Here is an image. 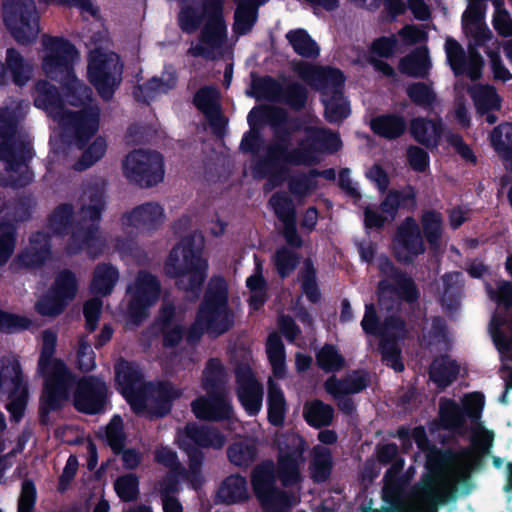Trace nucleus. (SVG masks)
Here are the masks:
<instances>
[{
    "mask_svg": "<svg viewBox=\"0 0 512 512\" xmlns=\"http://www.w3.org/2000/svg\"><path fill=\"white\" fill-rule=\"evenodd\" d=\"M103 206L104 199L100 192L84 197L82 208L76 219L71 205H60L49 219V229L57 235L70 234L67 244L69 253L86 250L91 257L95 258L105 248L104 240L97 228Z\"/></svg>",
    "mask_w": 512,
    "mask_h": 512,
    "instance_id": "f257e3e1",
    "label": "nucleus"
},
{
    "mask_svg": "<svg viewBox=\"0 0 512 512\" xmlns=\"http://www.w3.org/2000/svg\"><path fill=\"white\" fill-rule=\"evenodd\" d=\"M475 461L471 451L451 457L432 471L423 487L409 499L397 504L392 512H437V504L445 502L456 484L467 478Z\"/></svg>",
    "mask_w": 512,
    "mask_h": 512,
    "instance_id": "f03ea898",
    "label": "nucleus"
},
{
    "mask_svg": "<svg viewBox=\"0 0 512 512\" xmlns=\"http://www.w3.org/2000/svg\"><path fill=\"white\" fill-rule=\"evenodd\" d=\"M178 25L188 34L196 32L202 25L199 41L191 45L189 55L207 59L222 55L227 40V28L221 0H204L201 7L183 6L178 14Z\"/></svg>",
    "mask_w": 512,
    "mask_h": 512,
    "instance_id": "7ed1b4c3",
    "label": "nucleus"
},
{
    "mask_svg": "<svg viewBox=\"0 0 512 512\" xmlns=\"http://www.w3.org/2000/svg\"><path fill=\"white\" fill-rule=\"evenodd\" d=\"M116 383L131 408L138 414L159 417L168 413L170 401L181 396V390L170 383L154 386L142 382L138 367L127 361L115 366Z\"/></svg>",
    "mask_w": 512,
    "mask_h": 512,
    "instance_id": "20e7f679",
    "label": "nucleus"
},
{
    "mask_svg": "<svg viewBox=\"0 0 512 512\" xmlns=\"http://www.w3.org/2000/svg\"><path fill=\"white\" fill-rule=\"evenodd\" d=\"M22 104L0 113V161L7 173L1 178L4 185L24 186L32 180L27 161L33 156L27 135L18 128L24 116Z\"/></svg>",
    "mask_w": 512,
    "mask_h": 512,
    "instance_id": "39448f33",
    "label": "nucleus"
},
{
    "mask_svg": "<svg viewBox=\"0 0 512 512\" xmlns=\"http://www.w3.org/2000/svg\"><path fill=\"white\" fill-rule=\"evenodd\" d=\"M45 56L43 70L52 79H58L66 87L65 97L73 106L85 104L91 98V90L80 83L72 71V63L79 58L76 49L67 41L43 37Z\"/></svg>",
    "mask_w": 512,
    "mask_h": 512,
    "instance_id": "423d86ee",
    "label": "nucleus"
},
{
    "mask_svg": "<svg viewBox=\"0 0 512 512\" xmlns=\"http://www.w3.org/2000/svg\"><path fill=\"white\" fill-rule=\"evenodd\" d=\"M304 131L305 138L294 149H289L287 140H276L268 149L269 160L291 165H313L320 161L322 153L336 152L342 146L339 137L326 129L310 126Z\"/></svg>",
    "mask_w": 512,
    "mask_h": 512,
    "instance_id": "0eeeda50",
    "label": "nucleus"
},
{
    "mask_svg": "<svg viewBox=\"0 0 512 512\" xmlns=\"http://www.w3.org/2000/svg\"><path fill=\"white\" fill-rule=\"evenodd\" d=\"M34 101L37 107L46 110L61 126L72 128L80 147L99 129L100 109L97 106H91L78 114L72 113L64 108L56 89L46 81L37 82Z\"/></svg>",
    "mask_w": 512,
    "mask_h": 512,
    "instance_id": "6e6552de",
    "label": "nucleus"
},
{
    "mask_svg": "<svg viewBox=\"0 0 512 512\" xmlns=\"http://www.w3.org/2000/svg\"><path fill=\"white\" fill-rule=\"evenodd\" d=\"M57 343V334L51 330L42 332L41 353L38 361V373L44 377L42 399L49 409L59 407L69 398L74 386V377L67 366L53 358Z\"/></svg>",
    "mask_w": 512,
    "mask_h": 512,
    "instance_id": "1a4fd4ad",
    "label": "nucleus"
},
{
    "mask_svg": "<svg viewBox=\"0 0 512 512\" xmlns=\"http://www.w3.org/2000/svg\"><path fill=\"white\" fill-rule=\"evenodd\" d=\"M234 322L228 306L227 284L221 277L209 281L204 299L199 307L194 325L188 333V340L195 341L203 331L219 335L226 332Z\"/></svg>",
    "mask_w": 512,
    "mask_h": 512,
    "instance_id": "9d476101",
    "label": "nucleus"
},
{
    "mask_svg": "<svg viewBox=\"0 0 512 512\" xmlns=\"http://www.w3.org/2000/svg\"><path fill=\"white\" fill-rule=\"evenodd\" d=\"M207 268V260L196 255L190 241L184 239L171 250L164 271L177 279L179 288L197 297L206 278Z\"/></svg>",
    "mask_w": 512,
    "mask_h": 512,
    "instance_id": "9b49d317",
    "label": "nucleus"
},
{
    "mask_svg": "<svg viewBox=\"0 0 512 512\" xmlns=\"http://www.w3.org/2000/svg\"><path fill=\"white\" fill-rule=\"evenodd\" d=\"M224 378L221 363L215 359L210 360L202 378L203 388L210 396L209 398L200 397L191 403L192 411L198 419L221 420L230 418L232 408L223 389Z\"/></svg>",
    "mask_w": 512,
    "mask_h": 512,
    "instance_id": "f8f14e48",
    "label": "nucleus"
},
{
    "mask_svg": "<svg viewBox=\"0 0 512 512\" xmlns=\"http://www.w3.org/2000/svg\"><path fill=\"white\" fill-rule=\"evenodd\" d=\"M2 18L11 36L20 44L34 42L40 33V17L34 0H4Z\"/></svg>",
    "mask_w": 512,
    "mask_h": 512,
    "instance_id": "ddd939ff",
    "label": "nucleus"
},
{
    "mask_svg": "<svg viewBox=\"0 0 512 512\" xmlns=\"http://www.w3.org/2000/svg\"><path fill=\"white\" fill-rule=\"evenodd\" d=\"M160 294L158 278L147 271H139L126 288V312L131 323L137 325L146 318L148 310L158 302Z\"/></svg>",
    "mask_w": 512,
    "mask_h": 512,
    "instance_id": "4468645a",
    "label": "nucleus"
},
{
    "mask_svg": "<svg viewBox=\"0 0 512 512\" xmlns=\"http://www.w3.org/2000/svg\"><path fill=\"white\" fill-rule=\"evenodd\" d=\"M121 74L122 66L115 53L103 49L90 52L88 78L103 99L112 97L121 81Z\"/></svg>",
    "mask_w": 512,
    "mask_h": 512,
    "instance_id": "2eb2a0df",
    "label": "nucleus"
},
{
    "mask_svg": "<svg viewBox=\"0 0 512 512\" xmlns=\"http://www.w3.org/2000/svg\"><path fill=\"white\" fill-rule=\"evenodd\" d=\"M378 265L381 272L388 278L385 281H381L378 287L381 309L387 312L398 310L399 298L408 302L417 299L418 292L411 278L398 273L390 260L385 257H381L378 260Z\"/></svg>",
    "mask_w": 512,
    "mask_h": 512,
    "instance_id": "dca6fc26",
    "label": "nucleus"
},
{
    "mask_svg": "<svg viewBox=\"0 0 512 512\" xmlns=\"http://www.w3.org/2000/svg\"><path fill=\"white\" fill-rule=\"evenodd\" d=\"M176 441L180 448L185 450L190 458V466L193 471L199 467L202 454L197 449L213 448L221 449L225 444V437L215 428L209 426H198L197 424H187L183 429H179Z\"/></svg>",
    "mask_w": 512,
    "mask_h": 512,
    "instance_id": "f3484780",
    "label": "nucleus"
},
{
    "mask_svg": "<svg viewBox=\"0 0 512 512\" xmlns=\"http://www.w3.org/2000/svg\"><path fill=\"white\" fill-rule=\"evenodd\" d=\"M251 482L256 497L268 511L287 512L288 508L296 502L295 497H289L276 490L274 466L271 462L258 465L253 470Z\"/></svg>",
    "mask_w": 512,
    "mask_h": 512,
    "instance_id": "a211bd4d",
    "label": "nucleus"
},
{
    "mask_svg": "<svg viewBox=\"0 0 512 512\" xmlns=\"http://www.w3.org/2000/svg\"><path fill=\"white\" fill-rule=\"evenodd\" d=\"M125 176L141 186H152L163 180V159L154 151L135 150L124 162Z\"/></svg>",
    "mask_w": 512,
    "mask_h": 512,
    "instance_id": "6ab92c4d",
    "label": "nucleus"
},
{
    "mask_svg": "<svg viewBox=\"0 0 512 512\" xmlns=\"http://www.w3.org/2000/svg\"><path fill=\"white\" fill-rule=\"evenodd\" d=\"M0 396L8 397L7 409L18 420L25 407L27 391L22 382L20 364L14 357L0 359Z\"/></svg>",
    "mask_w": 512,
    "mask_h": 512,
    "instance_id": "aec40b11",
    "label": "nucleus"
},
{
    "mask_svg": "<svg viewBox=\"0 0 512 512\" xmlns=\"http://www.w3.org/2000/svg\"><path fill=\"white\" fill-rule=\"evenodd\" d=\"M277 444L279 449V477L284 485L295 483L299 479L300 466L304 463V441L299 435L289 433L279 435Z\"/></svg>",
    "mask_w": 512,
    "mask_h": 512,
    "instance_id": "412c9836",
    "label": "nucleus"
},
{
    "mask_svg": "<svg viewBox=\"0 0 512 512\" xmlns=\"http://www.w3.org/2000/svg\"><path fill=\"white\" fill-rule=\"evenodd\" d=\"M424 243L417 222L408 217L399 226L395 240L394 252L396 258L409 263L424 252Z\"/></svg>",
    "mask_w": 512,
    "mask_h": 512,
    "instance_id": "4be33fe9",
    "label": "nucleus"
},
{
    "mask_svg": "<svg viewBox=\"0 0 512 512\" xmlns=\"http://www.w3.org/2000/svg\"><path fill=\"white\" fill-rule=\"evenodd\" d=\"M107 396L106 384L97 378L87 377L77 383L74 406L77 410L94 414L101 411Z\"/></svg>",
    "mask_w": 512,
    "mask_h": 512,
    "instance_id": "5701e85b",
    "label": "nucleus"
},
{
    "mask_svg": "<svg viewBox=\"0 0 512 512\" xmlns=\"http://www.w3.org/2000/svg\"><path fill=\"white\" fill-rule=\"evenodd\" d=\"M296 72L304 81L320 90L323 96L334 95L340 92L344 83V76L338 69L322 68L303 63L297 66Z\"/></svg>",
    "mask_w": 512,
    "mask_h": 512,
    "instance_id": "b1692460",
    "label": "nucleus"
},
{
    "mask_svg": "<svg viewBox=\"0 0 512 512\" xmlns=\"http://www.w3.org/2000/svg\"><path fill=\"white\" fill-rule=\"evenodd\" d=\"M164 221V209L156 202H147L136 206L121 218L123 227H133L145 233L157 230Z\"/></svg>",
    "mask_w": 512,
    "mask_h": 512,
    "instance_id": "393cba45",
    "label": "nucleus"
},
{
    "mask_svg": "<svg viewBox=\"0 0 512 512\" xmlns=\"http://www.w3.org/2000/svg\"><path fill=\"white\" fill-rule=\"evenodd\" d=\"M445 50L448 62L455 74H467L472 80L479 78L483 59L474 48L469 49V56L467 57L458 42L447 39Z\"/></svg>",
    "mask_w": 512,
    "mask_h": 512,
    "instance_id": "a878e982",
    "label": "nucleus"
},
{
    "mask_svg": "<svg viewBox=\"0 0 512 512\" xmlns=\"http://www.w3.org/2000/svg\"><path fill=\"white\" fill-rule=\"evenodd\" d=\"M154 329L163 335L165 347L177 346L184 337L183 314L170 304H164L159 312Z\"/></svg>",
    "mask_w": 512,
    "mask_h": 512,
    "instance_id": "bb28decb",
    "label": "nucleus"
},
{
    "mask_svg": "<svg viewBox=\"0 0 512 512\" xmlns=\"http://www.w3.org/2000/svg\"><path fill=\"white\" fill-rule=\"evenodd\" d=\"M238 383L237 394L240 402L250 415L257 414L262 407L263 390L254 379L248 366H240L236 370Z\"/></svg>",
    "mask_w": 512,
    "mask_h": 512,
    "instance_id": "cd10ccee",
    "label": "nucleus"
},
{
    "mask_svg": "<svg viewBox=\"0 0 512 512\" xmlns=\"http://www.w3.org/2000/svg\"><path fill=\"white\" fill-rule=\"evenodd\" d=\"M485 6L481 0H470L463 13L462 25L467 36L473 39L476 46H483L493 37L491 30L484 22Z\"/></svg>",
    "mask_w": 512,
    "mask_h": 512,
    "instance_id": "c85d7f7f",
    "label": "nucleus"
},
{
    "mask_svg": "<svg viewBox=\"0 0 512 512\" xmlns=\"http://www.w3.org/2000/svg\"><path fill=\"white\" fill-rule=\"evenodd\" d=\"M361 326L366 333L379 335L383 339L403 337L406 332L403 321L394 314L388 316L384 323L379 326L375 307L372 304L366 305V311Z\"/></svg>",
    "mask_w": 512,
    "mask_h": 512,
    "instance_id": "c756f323",
    "label": "nucleus"
},
{
    "mask_svg": "<svg viewBox=\"0 0 512 512\" xmlns=\"http://www.w3.org/2000/svg\"><path fill=\"white\" fill-rule=\"evenodd\" d=\"M409 132L412 138L428 149L436 148L444 133V125L439 118L415 117L410 121Z\"/></svg>",
    "mask_w": 512,
    "mask_h": 512,
    "instance_id": "7c9ffc66",
    "label": "nucleus"
},
{
    "mask_svg": "<svg viewBox=\"0 0 512 512\" xmlns=\"http://www.w3.org/2000/svg\"><path fill=\"white\" fill-rule=\"evenodd\" d=\"M119 280V271L107 263H100L95 267L91 281L93 293L101 296L109 295Z\"/></svg>",
    "mask_w": 512,
    "mask_h": 512,
    "instance_id": "2f4dec72",
    "label": "nucleus"
},
{
    "mask_svg": "<svg viewBox=\"0 0 512 512\" xmlns=\"http://www.w3.org/2000/svg\"><path fill=\"white\" fill-rule=\"evenodd\" d=\"M238 3L234 15V30L238 34L248 33L257 19V8L267 0H235Z\"/></svg>",
    "mask_w": 512,
    "mask_h": 512,
    "instance_id": "473e14b6",
    "label": "nucleus"
},
{
    "mask_svg": "<svg viewBox=\"0 0 512 512\" xmlns=\"http://www.w3.org/2000/svg\"><path fill=\"white\" fill-rule=\"evenodd\" d=\"M217 498L220 502L234 504L248 498L247 482L240 475H231L220 486Z\"/></svg>",
    "mask_w": 512,
    "mask_h": 512,
    "instance_id": "72a5a7b5",
    "label": "nucleus"
},
{
    "mask_svg": "<svg viewBox=\"0 0 512 512\" xmlns=\"http://www.w3.org/2000/svg\"><path fill=\"white\" fill-rule=\"evenodd\" d=\"M195 105L210 120L212 125L220 127L223 120L220 115L218 93L214 88H203L197 92L194 98Z\"/></svg>",
    "mask_w": 512,
    "mask_h": 512,
    "instance_id": "f704fd0d",
    "label": "nucleus"
},
{
    "mask_svg": "<svg viewBox=\"0 0 512 512\" xmlns=\"http://www.w3.org/2000/svg\"><path fill=\"white\" fill-rule=\"evenodd\" d=\"M371 129L387 139L400 137L405 129L406 123L403 117L397 115H383L371 120Z\"/></svg>",
    "mask_w": 512,
    "mask_h": 512,
    "instance_id": "c9c22d12",
    "label": "nucleus"
},
{
    "mask_svg": "<svg viewBox=\"0 0 512 512\" xmlns=\"http://www.w3.org/2000/svg\"><path fill=\"white\" fill-rule=\"evenodd\" d=\"M6 67L17 85H24L32 76V65L14 48L7 50Z\"/></svg>",
    "mask_w": 512,
    "mask_h": 512,
    "instance_id": "e433bc0d",
    "label": "nucleus"
},
{
    "mask_svg": "<svg viewBox=\"0 0 512 512\" xmlns=\"http://www.w3.org/2000/svg\"><path fill=\"white\" fill-rule=\"evenodd\" d=\"M334 410L320 400H312L304 405L303 415L306 421L314 427L327 426L332 422Z\"/></svg>",
    "mask_w": 512,
    "mask_h": 512,
    "instance_id": "4c0bfd02",
    "label": "nucleus"
},
{
    "mask_svg": "<svg viewBox=\"0 0 512 512\" xmlns=\"http://www.w3.org/2000/svg\"><path fill=\"white\" fill-rule=\"evenodd\" d=\"M471 97L480 113L500 108V97L495 89L488 85H474L470 88Z\"/></svg>",
    "mask_w": 512,
    "mask_h": 512,
    "instance_id": "58836bf2",
    "label": "nucleus"
},
{
    "mask_svg": "<svg viewBox=\"0 0 512 512\" xmlns=\"http://www.w3.org/2000/svg\"><path fill=\"white\" fill-rule=\"evenodd\" d=\"M228 458L230 462L239 467H247L254 462L257 454L255 441L245 439L233 443L228 448Z\"/></svg>",
    "mask_w": 512,
    "mask_h": 512,
    "instance_id": "ea45409f",
    "label": "nucleus"
},
{
    "mask_svg": "<svg viewBox=\"0 0 512 512\" xmlns=\"http://www.w3.org/2000/svg\"><path fill=\"white\" fill-rule=\"evenodd\" d=\"M460 278L459 272L449 273L442 277L441 287H439L441 302L450 311L457 308L459 304Z\"/></svg>",
    "mask_w": 512,
    "mask_h": 512,
    "instance_id": "a19ab883",
    "label": "nucleus"
},
{
    "mask_svg": "<svg viewBox=\"0 0 512 512\" xmlns=\"http://www.w3.org/2000/svg\"><path fill=\"white\" fill-rule=\"evenodd\" d=\"M431 64L426 49H418L400 63V70L413 77H424Z\"/></svg>",
    "mask_w": 512,
    "mask_h": 512,
    "instance_id": "79ce46f5",
    "label": "nucleus"
},
{
    "mask_svg": "<svg viewBox=\"0 0 512 512\" xmlns=\"http://www.w3.org/2000/svg\"><path fill=\"white\" fill-rule=\"evenodd\" d=\"M458 372L459 368L455 361L444 357L432 363L430 377L439 386H447L456 378Z\"/></svg>",
    "mask_w": 512,
    "mask_h": 512,
    "instance_id": "37998d69",
    "label": "nucleus"
},
{
    "mask_svg": "<svg viewBox=\"0 0 512 512\" xmlns=\"http://www.w3.org/2000/svg\"><path fill=\"white\" fill-rule=\"evenodd\" d=\"M286 38L295 52L303 57L314 58L319 54V47L303 29L292 30Z\"/></svg>",
    "mask_w": 512,
    "mask_h": 512,
    "instance_id": "c03bdc74",
    "label": "nucleus"
},
{
    "mask_svg": "<svg viewBox=\"0 0 512 512\" xmlns=\"http://www.w3.org/2000/svg\"><path fill=\"white\" fill-rule=\"evenodd\" d=\"M268 418L273 425H280L285 416V398L282 390L271 379L268 390Z\"/></svg>",
    "mask_w": 512,
    "mask_h": 512,
    "instance_id": "a18cd8bd",
    "label": "nucleus"
},
{
    "mask_svg": "<svg viewBox=\"0 0 512 512\" xmlns=\"http://www.w3.org/2000/svg\"><path fill=\"white\" fill-rule=\"evenodd\" d=\"M48 255L45 235L37 234L31 240L30 247L19 257V261L24 266H36L43 263Z\"/></svg>",
    "mask_w": 512,
    "mask_h": 512,
    "instance_id": "49530a36",
    "label": "nucleus"
},
{
    "mask_svg": "<svg viewBox=\"0 0 512 512\" xmlns=\"http://www.w3.org/2000/svg\"><path fill=\"white\" fill-rule=\"evenodd\" d=\"M490 142L500 156L509 158L512 155V123H504L494 128Z\"/></svg>",
    "mask_w": 512,
    "mask_h": 512,
    "instance_id": "de8ad7c7",
    "label": "nucleus"
},
{
    "mask_svg": "<svg viewBox=\"0 0 512 512\" xmlns=\"http://www.w3.org/2000/svg\"><path fill=\"white\" fill-rule=\"evenodd\" d=\"M415 205L414 191L409 188L406 192L391 191L381 204V211L390 219L395 217L399 207Z\"/></svg>",
    "mask_w": 512,
    "mask_h": 512,
    "instance_id": "09e8293b",
    "label": "nucleus"
},
{
    "mask_svg": "<svg viewBox=\"0 0 512 512\" xmlns=\"http://www.w3.org/2000/svg\"><path fill=\"white\" fill-rule=\"evenodd\" d=\"M325 117L329 122H340L350 114V108L341 92L323 96Z\"/></svg>",
    "mask_w": 512,
    "mask_h": 512,
    "instance_id": "8fccbe9b",
    "label": "nucleus"
},
{
    "mask_svg": "<svg viewBox=\"0 0 512 512\" xmlns=\"http://www.w3.org/2000/svg\"><path fill=\"white\" fill-rule=\"evenodd\" d=\"M310 469L315 481L322 482L327 479L331 469V454L328 448L314 447Z\"/></svg>",
    "mask_w": 512,
    "mask_h": 512,
    "instance_id": "3c124183",
    "label": "nucleus"
},
{
    "mask_svg": "<svg viewBox=\"0 0 512 512\" xmlns=\"http://www.w3.org/2000/svg\"><path fill=\"white\" fill-rule=\"evenodd\" d=\"M267 355L276 377L282 378L285 374L284 346L277 334H271L267 340Z\"/></svg>",
    "mask_w": 512,
    "mask_h": 512,
    "instance_id": "603ef678",
    "label": "nucleus"
},
{
    "mask_svg": "<svg viewBox=\"0 0 512 512\" xmlns=\"http://www.w3.org/2000/svg\"><path fill=\"white\" fill-rule=\"evenodd\" d=\"M247 287L250 291V305L259 309L266 300V284L262 277V265L256 264V271L247 279Z\"/></svg>",
    "mask_w": 512,
    "mask_h": 512,
    "instance_id": "864d4df0",
    "label": "nucleus"
},
{
    "mask_svg": "<svg viewBox=\"0 0 512 512\" xmlns=\"http://www.w3.org/2000/svg\"><path fill=\"white\" fill-rule=\"evenodd\" d=\"M421 223L425 237L433 248L439 246L442 235V218L440 213L427 211L422 215Z\"/></svg>",
    "mask_w": 512,
    "mask_h": 512,
    "instance_id": "5fc2aeb1",
    "label": "nucleus"
},
{
    "mask_svg": "<svg viewBox=\"0 0 512 512\" xmlns=\"http://www.w3.org/2000/svg\"><path fill=\"white\" fill-rule=\"evenodd\" d=\"M77 287L75 275L68 270H64L58 274L51 292L54 296L69 301L75 297Z\"/></svg>",
    "mask_w": 512,
    "mask_h": 512,
    "instance_id": "6e6d98bb",
    "label": "nucleus"
},
{
    "mask_svg": "<svg viewBox=\"0 0 512 512\" xmlns=\"http://www.w3.org/2000/svg\"><path fill=\"white\" fill-rule=\"evenodd\" d=\"M107 150V142L105 138L98 136L96 137L92 143L87 147V149L83 152L79 161L75 164L76 170H84L89 168L98 160H100Z\"/></svg>",
    "mask_w": 512,
    "mask_h": 512,
    "instance_id": "4d7b16f0",
    "label": "nucleus"
},
{
    "mask_svg": "<svg viewBox=\"0 0 512 512\" xmlns=\"http://www.w3.org/2000/svg\"><path fill=\"white\" fill-rule=\"evenodd\" d=\"M284 88L272 78L257 80L253 83V95L257 99L282 101Z\"/></svg>",
    "mask_w": 512,
    "mask_h": 512,
    "instance_id": "13d9d810",
    "label": "nucleus"
},
{
    "mask_svg": "<svg viewBox=\"0 0 512 512\" xmlns=\"http://www.w3.org/2000/svg\"><path fill=\"white\" fill-rule=\"evenodd\" d=\"M409 98L417 105L432 109L437 101L436 94L432 88L424 83H414L407 88Z\"/></svg>",
    "mask_w": 512,
    "mask_h": 512,
    "instance_id": "bf43d9fd",
    "label": "nucleus"
},
{
    "mask_svg": "<svg viewBox=\"0 0 512 512\" xmlns=\"http://www.w3.org/2000/svg\"><path fill=\"white\" fill-rule=\"evenodd\" d=\"M317 363L323 370L333 372L343 367L344 359L333 346L326 345L318 352Z\"/></svg>",
    "mask_w": 512,
    "mask_h": 512,
    "instance_id": "052dcab7",
    "label": "nucleus"
},
{
    "mask_svg": "<svg viewBox=\"0 0 512 512\" xmlns=\"http://www.w3.org/2000/svg\"><path fill=\"white\" fill-rule=\"evenodd\" d=\"M274 264L281 277L290 274L299 262L298 256L290 249L282 247L274 255Z\"/></svg>",
    "mask_w": 512,
    "mask_h": 512,
    "instance_id": "680f3d73",
    "label": "nucleus"
},
{
    "mask_svg": "<svg viewBox=\"0 0 512 512\" xmlns=\"http://www.w3.org/2000/svg\"><path fill=\"white\" fill-rule=\"evenodd\" d=\"M138 478L134 474H127L119 477L114 484L115 491L124 501L134 500L138 493Z\"/></svg>",
    "mask_w": 512,
    "mask_h": 512,
    "instance_id": "e2e57ef3",
    "label": "nucleus"
},
{
    "mask_svg": "<svg viewBox=\"0 0 512 512\" xmlns=\"http://www.w3.org/2000/svg\"><path fill=\"white\" fill-rule=\"evenodd\" d=\"M106 438L110 447L115 453L120 452L124 447L125 434L123 421L119 416H114L106 428Z\"/></svg>",
    "mask_w": 512,
    "mask_h": 512,
    "instance_id": "0e129e2a",
    "label": "nucleus"
},
{
    "mask_svg": "<svg viewBox=\"0 0 512 512\" xmlns=\"http://www.w3.org/2000/svg\"><path fill=\"white\" fill-rule=\"evenodd\" d=\"M496 8L493 17V26L495 30L503 37L512 36V18L503 8V0H493Z\"/></svg>",
    "mask_w": 512,
    "mask_h": 512,
    "instance_id": "69168bd1",
    "label": "nucleus"
},
{
    "mask_svg": "<svg viewBox=\"0 0 512 512\" xmlns=\"http://www.w3.org/2000/svg\"><path fill=\"white\" fill-rule=\"evenodd\" d=\"M300 273L304 293L311 301H316L319 293L315 283V270L310 260L304 262Z\"/></svg>",
    "mask_w": 512,
    "mask_h": 512,
    "instance_id": "338daca9",
    "label": "nucleus"
},
{
    "mask_svg": "<svg viewBox=\"0 0 512 512\" xmlns=\"http://www.w3.org/2000/svg\"><path fill=\"white\" fill-rule=\"evenodd\" d=\"M176 490V483L168 480L160 485L162 494V506L164 512H183V507L179 500L170 496V493Z\"/></svg>",
    "mask_w": 512,
    "mask_h": 512,
    "instance_id": "774afa93",
    "label": "nucleus"
}]
</instances>
